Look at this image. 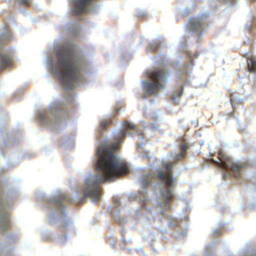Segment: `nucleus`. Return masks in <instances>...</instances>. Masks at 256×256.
<instances>
[{"label":"nucleus","mask_w":256,"mask_h":256,"mask_svg":"<svg viewBox=\"0 0 256 256\" xmlns=\"http://www.w3.org/2000/svg\"><path fill=\"white\" fill-rule=\"evenodd\" d=\"M56 59H50L48 66L70 90L84 80L88 64L79 48L70 42L58 50Z\"/></svg>","instance_id":"obj_1"},{"label":"nucleus","mask_w":256,"mask_h":256,"mask_svg":"<svg viewBox=\"0 0 256 256\" xmlns=\"http://www.w3.org/2000/svg\"><path fill=\"white\" fill-rule=\"evenodd\" d=\"M98 174L87 179L86 184L88 188L84 190V197L78 204H82L86 198H92L95 202L100 199V184L113 182L130 172L128 164L122 161H96L94 164Z\"/></svg>","instance_id":"obj_2"},{"label":"nucleus","mask_w":256,"mask_h":256,"mask_svg":"<svg viewBox=\"0 0 256 256\" xmlns=\"http://www.w3.org/2000/svg\"><path fill=\"white\" fill-rule=\"evenodd\" d=\"M136 128L134 124L130 122H125L122 130L116 137L117 144H109L98 149V160H120V157L116 152L118 149V144L121 143L124 136L126 134H128L129 137H134L136 136Z\"/></svg>","instance_id":"obj_3"},{"label":"nucleus","mask_w":256,"mask_h":256,"mask_svg":"<svg viewBox=\"0 0 256 256\" xmlns=\"http://www.w3.org/2000/svg\"><path fill=\"white\" fill-rule=\"evenodd\" d=\"M146 75L151 79V81H142V86L144 93L150 95L158 94L161 90H165V84L170 78L167 72L152 70L147 71Z\"/></svg>","instance_id":"obj_4"},{"label":"nucleus","mask_w":256,"mask_h":256,"mask_svg":"<svg viewBox=\"0 0 256 256\" xmlns=\"http://www.w3.org/2000/svg\"><path fill=\"white\" fill-rule=\"evenodd\" d=\"M172 163L170 162L164 164L166 170L165 172L162 170H158L157 172L158 178L163 180L166 185V188L162 191V194L166 202L164 204H160V208H162V210L160 212L161 214H164L165 211L170 209V202L174 197V194L170 190L171 188L174 186L173 182L175 180L173 178L172 174Z\"/></svg>","instance_id":"obj_5"},{"label":"nucleus","mask_w":256,"mask_h":256,"mask_svg":"<svg viewBox=\"0 0 256 256\" xmlns=\"http://www.w3.org/2000/svg\"><path fill=\"white\" fill-rule=\"evenodd\" d=\"M216 166L220 168L223 170L237 172L239 170L240 166L233 164L232 161H210Z\"/></svg>","instance_id":"obj_6"},{"label":"nucleus","mask_w":256,"mask_h":256,"mask_svg":"<svg viewBox=\"0 0 256 256\" xmlns=\"http://www.w3.org/2000/svg\"><path fill=\"white\" fill-rule=\"evenodd\" d=\"M190 32H196L204 29V22L202 18H192L190 20L189 26Z\"/></svg>","instance_id":"obj_7"},{"label":"nucleus","mask_w":256,"mask_h":256,"mask_svg":"<svg viewBox=\"0 0 256 256\" xmlns=\"http://www.w3.org/2000/svg\"><path fill=\"white\" fill-rule=\"evenodd\" d=\"M92 0H74V4L76 6L74 12L79 14L82 12L89 10L90 4Z\"/></svg>","instance_id":"obj_8"},{"label":"nucleus","mask_w":256,"mask_h":256,"mask_svg":"<svg viewBox=\"0 0 256 256\" xmlns=\"http://www.w3.org/2000/svg\"><path fill=\"white\" fill-rule=\"evenodd\" d=\"M48 112L50 114L54 116V118L56 120V125H60V119L61 117L63 116V114L62 112H60L58 111L56 108L54 106L50 107L49 108Z\"/></svg>","instance_id":"obj_9"},{"label":"nucleus","mask_w":256,"mask_h":256,"mask_svg":"<svg viewBox=\"0 0 256 256\" xmlns=\"http://www.w3.org/2000/svg\"><path fill=\"white\" fill-rule=\"evenodd\" d=\"M10 226V221L8 216L2 218L0 220V227L2 229L6 230Z\"/></svg>","instance_id":"obj_10"},{"label":"nucleus","mask_w":256,"mask_h":256,"mask_svg":"<svg viewBox=\"0 0 256 256\" xmlns=\"http://www.w3.org/2000/svg\"><path fill=\"white\" fill-rule=\"evenodd\" d=\"M188 145L186 144H183L181 148L182 152L180 154H176L175 158L176 159H179L181 158H184V152L188 148Z\"/></svg>","instance_id":"obj_11"},{"label":"nucleus","mask_w":256,"mask_h":256,"mask_svg":"<svg viewBox=\"0 0 256 256\" xmlns=\"http://www.w3.org/2000/svg\"><path fill=\"white\" fill-rule=\"evenodd\" d=\"M79 28V24L78 22H76L74 24H72L71 28H69L68 32H70L74 34L76 32V36H77L78 34L77 31L78 30Z\"/></svg>","instance_id":"obj_12"},{"label":"nucleus","mask_w":256,"mask_h":256,"mask_svg":"<svg viewBox=\"0 0 256 256\" xmlns=\"http://www.w3.org/2000/svg\"><path fill=\"white\" fill-rule=\"evenodd\" d=\"M248 70L252 73L256 74V61L252 60L250 61V65L248 66Z\"/></svg>","instance_id":"obj_13"},{"label":"nucleus","mask_w":256,"mask_h":256,"mask_svg":"<svg viewBox=\"0 0 256 256\" xmlns=\"http://www.w3.org/2000/svg\"><path fill=\"white\" fill-rule=\"evenodd\" d=\"M142 159H152L156 158L154 154L150 153L148 151L146 150L144 153L142 154Z\"/></svg>","instance_id":"obj_14"},{"label":"nucleus","mask_w":256,"mask_h":256,"mask_svg":"<svg viewBox=\"0 0 256 256\" xmlns=\"http://www.w3.org/2000/svg\"><path fill=\"white\" fill-rule=\"evenodd\" d=\"M220 158L219 160H230L231 159V158L229 155H228L226 154L223 153L222 152H220L219 154Z\"/></svg>","instance_id":"obj_15"},{"label":"nucleus","mask_w":256,"mask_h":256,"mask_svg":"<svg viewBox=\"0 0 256 256\" xmlns=\"http://www.w3.org/2000/svg\"><path fill=\"white\" fill-rule=\"evenodd\" d=\"M158 46V44L156 42H152L148 47V48L152 50H156Z\"/></svg>","instance_id":"obj_16"},{"label":"nucleus","mask_w":256,"mask_h":256,"mask_svg":"<svg viewBox=\"0 0 256 256\" xmlns=\"http://www.w3.org/2000/svg\"><path fill=\"white\" fill-rule=\"evenodd\" d=\"M137 14L140 17H144L146 16V13L143 10H138Z\"/></svg>","instance_id":"obj_17"},{"label":"nucleus","mask_w":256,"mask_h":256,"mask_svg":"<svg viewBox=\"0 0 256 256\" xmlns=\"http://www.w3.org/2000/svg\"><path fill=\"white\" fill-rule=\"evenodd\" d=\"M190 12V10H188L187 8H184L183 9H182V14L183 15H186V14H189Z\"/></svg>","instance_id":"obj_18"},{"label":"nucleus","mask_w":256,"mask_h":256,"mask_svg":"<svg viewBox=\"0 0 256 256\" xmlns=\"http://www.w3.org/2000/svg\"><path fill=\"white\" fill-rule=\"evenodd\" d=\"M178 94V96H180L182 95V92H178L174 96L173 99L176 101V95Z\"/></svg>","instance_id":"obj_19"},{"label":"nucleus","mask_w":256,"mask_h":256,"mask_svg":"<svg viewBox=\"0 0 256 256\" xmlns=\"http://www.w3.org/2000/svg\"><path fill=\"white\" fill-rule=\"evenodd\" d=\"M40 119L41 120L42 122L44 124H46V118H45V117L43 116H42V114H40Z\"/></svg>","instance_id":"obj_20"},{"label":"nucleus","mask_w":256,"mask_h":256,"mask_svg":"<svg viewBox=\"0 0 256 256\" xmlns=\"http://www.w3.org/2000/svg\"><path fill=\"white\" fill-rule=\"evenodd\" d=\"M107 124H108V123L106 122H105L104 121L101 122V126L102 127V128H106L107 126Z\"/></svg>","instance_id":"obj_21"},{"label":"nucleus","mask_w":256,"mask_h":256,"mask_svg":"<svg viewBox=\"0 0 256 256\" xmlns=\"http://www.w3.org/2000/svg\"><path fill=\"white\" fill-rule=\"evenodd\" d=\"M30 2V0H20L18 2L20 4H27Z\"/></svg>","instance_id":"obj_22"},{"label":"nucleus","mask_w":256,"mask_h":256,"mask_svg":"<svg viewBox=\"0 0 256 256\" xmlns=\"http://www.w3.org/2000/svg\"><path fill=\"white\" fill-rule=\"evenodd\" d=\"M146 200V195L144 194V199L142 200H141V202H144Z\"/></svg>","instance_id":"obj_23"},{"label":"nucleus","mask_w":256,"mask_h":256,"mask_svg":"<svg viewBox=\"0 0 256 256\" xmlns=\"http://www.w3.org/2000/svg\"><path fill=\"white\" fill-rule=\"evenodd\" d=\"M226 1V2H234L235 0H224Z\"/></svg>","instance_id":"obj_24"},{"label":"nucleus","mask_w":256,"mask_h":256,"mask_svg":"<svg viewBox=\"0 0 256 256\" xmlns=\"http://www.w3.org/2000/svg\"><path fill=\"white\" fill-rule=\"evenodd\" d=\"M143 144H144V143H143V142H142L141 144H138V148H139V147H140L141 146H142L143 145Z\"/></svg>","instance_id":"obj_25"},{"label":"nucleus","mask_w":256,"mask_h":256,"mask_svg":"<svg viewBox=\"0 0 256 256\" xmlns=\"http://www.w3.org/2000/svg\"><path fill=\"white\" fill-rule=\"evenodd\" d=\"M152 128H154V130H156V126H152Z\"/></svg>","instance_id":"obj_26"},{"label":"nucleus","mask_w":256,"mask_h":256,"mask_svg":"<svg viewBox=\"0 0 256 256\" xmlns=\"http://www.w3.org/2000/svg\"><path fill=\"white\" fill-rule=\"evenodd\" d=\"M148 183H149L148 182H146V183L145 184V186H146L147 185H148Z\"/></svg>","instance_id":"obj_27"},{"label":"nucleus","mask_w":256,"mask_h":256,"mask_svg":"<svg viewBox=\"0 0 256 256\" xmlns=\"http://www.w3.org/2000/svg\"><path fill=\"white\" fill-rule=\"evenodd\" d=\"M153 116H154V118H156V115H154Z\"/></svg>","instance_id":"obj_28"},{"label":"nucleus","mask_w":256,"mask_h":256,"mask_svg":"<svg viewBox=\"0 0 256 256\" xmlns=\"http://www.w3.org/2000/svg\"><path fill=\"white\" fill-rule=\"evenodd\" d=\"M46 123L50 124V122H48L47 120H46Z\"/></svg>","instance_id":"obj_29"},{"label":"nucleus","mask_w":256,"mask_h":256,"mask_svg":"<svg viewBox=\"0 0 256 256\" xmlns=\"http://www.w3.org/2000/svg\"><path fill=\"white\" fill-rule=\"evenodd\" d=\"M124 244H126V240H124Z\"/></svg>","instance_id":"obj_30"},{"label":"nucleus","mask_w":256,"mask_h":256,"mask_svg":"<svg viewBox=\"0 0 256 256\" xmlns=\"http://www.w3.org/2000/svg\"><path fill=\"white\" fill-rule=\"evenodd\" d=\"M202 30H203L200 32V34H202V32H201Z\"/></svg>","instance_id":"obj_31"},{"label":"nucleus","mask_w":256,"mask_h":256,"mask_svg":"<svg viewBox=\"0 0 256 256\" xmlns=\"http://www.w3.org/2000/svg\"><path fill=\"white\" fill-rule=\"evenodd\" d=\"M210 160H214V159H210Z\"/></svg>","instance_id":"obj_32"},{"label":"nucleus","mask_w":256,"mask_h":256,"mask_svg":"<svg viewBox=\"0 0 256 256\" xmlns=\"http://www.w3.org/2000/svg\"><path fill=\"white\" fill-rule=\"evenodd\" d=\"M139 134H140V135L142 134V133H140V132H139Z\"/></svg>","instance_id":"obj_33"}]
</instances>
